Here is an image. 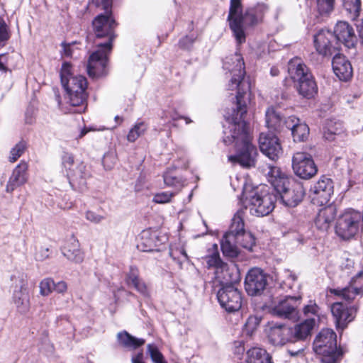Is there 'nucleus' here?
<instances>
[{
	"instance_id": "4d7b16f0",
	"label": "nucleus",
	"mask_w": 363,
	"mask_h": 363,
	"mask_svg": "<svg viewBox=\"0 0 363 363\" xmlns=\"http://www.w3.org/2000/svg\"><path fill=\"white\" fill-rule=\"evenodd\" d=\"M315 23L312 26H308V33H311L313 38V44L316 50H318V31L317 28L315 26Z\"/></svg>"
},
{
	"instance_id": "e2e57ef3",
	"label": "nucleus",
	"mask_w": 363,
	"mask_h": 363,
	"mask_svg": "<svg viewBox=\"0 0 363 363\" xmlns=\"http://www.w3.org/2000/svg\"><path fill=\"white\" fill-rule=\"evenodd\" d=\"M270 74L273 77L278 76L279 74V70L277 67H272L270 69Z\"/></svg>"
},
{
	"instance_id": "423d86ee",
	"label": "nucleus",
	"mask_w": 363,
	"mask_h": 363,
	"mask_svg": "<svg viewBox=\"0 0 363 363\" xmlns=\"http://www.w3.org/2000/svg\"><path fill=\"white\" fill-rule=\"evenodd\" d=\"M277 201V194L269 192L267 187H264L256 191L253 195L246 197L243 203L252 215L264 216L274 210Z\"/></svg>"
},
{
	"instance_id": "37998d69",
	"label": "nucleus",
	"mask_w": 363,
	"mask_h": 363,
	"mask_svg": "<svg viewBox=\"0 0 363 363\" xmlns=\"http://www.w3.org/2000/svg\"><path fill=\"white\" fill-rule=\"evenodd\" d=\"M147 348L153 363H168L162 353L155 345L149 344Z\"/></svg>"
},
{
	"instance_id": "aec40b11",
	"label": "nucleus",
	"mask_w": 363,
	"mask_h": 363,
	"mask_svg": "<svg viewBox=\"0 0 363 363\" xmlns=\"http://www.w3.org/2000/svg\"><path fill=\"white\" fill-rule=\"evenodd\" d=\"M300 303V296H286L272 307V311L279 317L293 318L297 315L296 309Z\"/></svg>"
},
{
	"instance_id": "680f3d73",
	"label": "nucleus",
	"mask_w": 363,
	"mask_h": 363,
	"mask_svg": "<svg viewBox=\"0 0 363 363\" xmlns=\"http://www.w3.org/2000/svg\"><path fill=\"white\" fill-rule=\"evenodd\" d=\"M357 30L359 33V37L362 43L363 44V19L361 22L357 25Z\"/></svg>"
},
{
	"instance_id": "e433bc0d",
	"label": "nucleus",
	"mask_w": 363,
	"mask_h": 363,
	"mask_svg": "<svg viewBox=\"0 0 363 363\" xmlns=\"http://www.w3.org/2000/svg\"><path fill=\"white\" fill-rule=\"evenodd\" d=\"M343 133V125L340 121L330 120L323 127V138L329 141L334 140L335 135Z\"/></svg>"
},
{
	"instance_id": "8fccbe9b",
	"label": "nucleus",
	"mask_w": 363,
	"mask_h": 363,
	"mask_svg": "<svg viewBox=\"0 0 363 363\" xmlns=\"http://www.w3.org/2000/svg\"><path fill=\"white\" fill-rule=\"evenodd\" d=\"M196 39V37L186 35L179 40L178 46L182 50H190Z\"/></svg>"
},
{
	"instance_id": "58836bf2",
	"label": "nucleus",
	"mask_w": 363,
	"mask_h": 363,
	"mask_svg": "<svg viewBox=\"0 0 363 363\" xmlns=\"http://www.w3.org/2000/svg\"><path fill=\"white\" fill-rule=\"evenodd\" d=\"M28 147V142L25 140H20L15 146L11 148L9 161L11 163L16 162L27 150Z\"/></svg>"
},
{
	"instance_id": "a18cd8bd",
	"label": "nucleus",
	"mask_w": 363,
	"mask_h": 363,
	"mask_svg": "<svg viewBox=\"0 0 363 363\" xmlns=\"http://www.w3.org/2000/svg\"><path fill=\"white\" fill-rule=\"evenodd\" d=\"M54 281L52 278H45L40 282V294L43 296L50 295L53 291Z\"/></svg>"
},
{
	"instance_id": "bf43d9fd",
	"label": "nucleus",
	"mask_w": 363,
	"mask_h": 363,
	"mask_svg": "<svg viewBox=\"0 0 363 363\" xmlns=\"http://www.w3.org/2000/svg\"><path fill=\"white\" fill-rule=\"evenodd\" d=\"M133 363H145L143 361V352H138L135 356L132 358Z\"/></svg>"
},
{
	"instance_id": "49530a36",
	"label": "nucleus",
	"mask_w": 363,
	"mask_h": 363,
	"mask_svg": "<svg viewBox=\"0 0 363 363\" xmlns=\"http://www.w3.org/2000/svg\"><path fill=\"white\" fill-rule=\"evenodd\" d=\"M177 192L164 191L154 196L153 201L156 203H166L171 201Z\"/></svg>"
},
{
	"instance_id": "9b49d317",
	"label": "nucleus",
	"mask_w": 363,
	"mask_h": 363,
	"mask_svg": "<svg viewBox=\"0 0 363 363\" xmlns=\"http://www.w3.org/2000/svg\"><path fill=\"white\" fill-rule=\"evenodd\" d=\"M362 225V213L354 209H347L337 218L335 233L341 238L347 240L353 238Z\"/></svg>"
},
{
	"instance_id": "3c124183",
	"label": "nucleus",
	"mask_w": 363,
	"mask_h": 363,
	"mask_svg": "<svg viewBox=\"0 0 363 363\" xmlns=\"http://www.w3.org/2000/svg\"><path fill=\"white\" fill-rule=\"evenodd\" d=\"M75 44H77V41H73L72 43L62 42L61 43V46L62 48V50L60 53L61 57H72L73 55V50L72 49L71 46Z\"/></svg>"
},
{
	"instance_id": "7c9ffc66",
	"label": "nucleus",
	"mask_w": 363,
	"mask_h": 363,
	"mask_svg": "<svg viewBox=\"0 0 363 363\" xmlns=\"http://www.w3.org/2000/svg\"><path fill=\"white\" fill-rule=\"evenodd\" d=\"M245 363H274L272 355L267 350L253 347L246 352Z\"/></svg>"
},
{
	"instance_id": "5701e85b",
	"label": "nucleus",
	"mask_w": 363,
	"mask_h": 363,
	"mask_svg": "<svg viewBox=\"0 0 363 363\" xmlns=\"http://www.w3.org/2000/svg\"><path fill=\"white\" fill-rule=\"evenodd\" d=\"M357 308L346 307L342 302L334 303L331 306V312L335 318L337 327L344 329L347 324L354 320Z\"/></svg>"
},
{
	"instance_id": "c756f323",
	"label": "nucleus",
	"mask_w": 363,
	"mask_h": 363,
	"mask_svg": "<svg viewBox=\"0 0 363 363\" xmlns=\"http://www.w3.org/2000/svg\"><path fill=\"white\" fill-rule=\"evenodd\" d=\"M138 250L143 252H152L157 250V235L150 228L143 230L140 235L137 244Z\"/></svg>"
},
{
	"instance_id": "0eeeda50",
	"label": "nucleus",
	"mask_w": 363,
	"mask_h": 363,
	"mask_svg": "<svg viewBox=\"0 0 363 363\" xmlns=\"http://www.w3.org/2000/svg\"><path fill=\"white\" fill-rule=\"evenodd\" d=\"M343 351L337 346V335L330 328L319 332V358L321 363H340Z\"/></svg>"
},
{
	"instance_id": "39448f33",
	"label": "nucleus",
	"mask_w": 363,
	"mask_h": 363,
	"mask_svg": "<svg viewBox=\"0 0 363 363\" xmlns=\"http://www.w3.org/2000/svg\"><path fill=\"white\" fill-rule=\"evenodd\" d=\"M66 91L67 103L73 107H77L73 113H81L84 112L86 108L88 93V82L85 77L77 75L70 77L69 80L62 84Z\"/></svg>"
},
{
	"instance_id": "b1692460",
	"label": "nucleus",
	"mask_w": 363,
	"mask_h": 363,
	"mask_svg": "<svg viewBox=\"0 0 363 363\" xmlns=\"http://www.w3.org/2000/svg\"><path fill=\"white\" fill-rule=\"evenodd\" d=\"M333 69L335 74L341 81L350 80L353 74L350 62L342 54L335 55L332 61Z\"/></svg>"
},
{
	"instance_id": "f3484780",
	"label": "nucleus",
	"mask_w": 363,
	"mask_h": 363,
	"mask_svg": "<svg viewBox=\"0 0 363 363\" xmlns=\"http://www.w3.org/2000/svg\"><path fill=\"white\" fill-rule=\"evenodd\" d=\"M259 146L261 152L273 161L277 160L282 154L279 139L271 131L260 133Z\"/></svg>"
},
{
	"instance_id": "4c0bfd02",
	"label": "nucleus",
	"mask_w": 363,
	"mask_h": 363,
	"mask_svg": "<svg viewBox=\"0 0 363 363\" xmlns=\"http://www.w3.org/2000/svg\"><path fill=\"white\" fill-rule=\"evenodd\" d=\"M149 128L148 123L138 120L129 130L126 139L130 143H135L140 137L143 136Z\"/></svg>"
},
{
	"instance_id": "7ed1b4c3",
	"label": "nucleus",
	"mask_w": 363,
	"mask_h": 363,
	"mask_svg": "<svg viewBox=\"0 0 363 363\" xmlns=\"http://www.w3.org/2000/svg\"><path fill=\"white\" fill-rule=\"evenodd\" d=\"M91 4L104 11L95 16L91 22L95 44L113 49V42L117 38L116 30L118 26L112 11L113 0H91Z\"/></svg>"
},
{
	"instance_id": "a211bd4d",
	"label": "nucleus",
	"mask_w": 363,
	"mask_h": 363,
	"mask_svg": "<svg viewBox=\"0 0 363 363\" xmlns=\"http://www.w3.org/2000/svg\"><path fill=\"white\" fill-rule=\"evenodd\" d=\"M267 337L269 342L274 346H283L287 342H294L292 328L286 324L272 325L269 329Z\"/></svg>"
},
{
	"instance_id": "603ef678",
	"label": "nucleus",
	"mask_w": 363,
	"mask_h": 363,
	"mask_svg": "<svg viewBox=\"0 0 363 363\" xmlns=\"http://www.w3.org/2000/svg\"><path fill=\"white\" fill-rule=\"evenodd\" d=\"M283 122V128L285 126L292 132L293 129L296 127V125L299 124L300 120L294 116H290L286 118H284Z\"/></svg>"
},
{
	"instance_id": "4be33fe9",
	"label": "nucleus",
	"mask_w": 363,
	"mask_h": 363,
	"mask_svg": "<svg viewBox=\"0 0 363 363\" xmlns=\"http://www.w3.org/2000/svg\"><path fill=\"white\" fill-rule=\"evenodd\" d=\"M12 298L18 313L25 315L29 312L30 301L26 279H21L20 286L14 290Z\"/></svg>"
},
{
	"instance_id": "0e129e2a",
	"label": "nucleus",
	"mask_w": 363,
	"mask_h": 363,
	"mask_svg": "<svg viewBox=\"0 0 363 363\" xmlns=\"http://www.w3.org/2000/svg\"><path fill=\"white\" fill-rule=\"evenodd\" d=\"M318 341V335L315 336L313 344V350L315 353H318V345H316V342Z\"/></svg>"
},
{
	"instance_id": "09e8293b",
	"label": "nucleus",
	"mask_w": 363,
	"mask_h": 363,
	"mask_svg": "<svg viewBox=\"0 0 363 363\" xmlns=\"http://www.w3.org/2000/svg\"><path fill=\"white\" fill-rule=\"evenodd\" d=\"M344 6L350 13L357 16L360 11V0H344Z\"/></svg>"
},
{
	"instance_id": "bb28decb",
	"label": "nucleus",
	"mask_w": 363,
	"mask_h": 363,
	"mask_svg": "<svg viewBox=\"0 0 363 363\" xmlns=\"http://www.w3.org/2000/svg\"><path fill=\"white\" fill-rule=\"evenodd\" d=\"M235 230H236V228H234V225L230 226L229 230L225 233L220 242L223 255L230 258H235L240 253L235 237L232 234V232H235Z\"/></svg>"
},
{
	"instance_id": "c03bdc74",
	"label": "nucleus",
	"mask_w": 363,
	"mask_h": 363,
	"mask_svg": "<svg viewBox=\"0 0 363 363\" xmlns=\"http://www.w3.org/2000/svg\"><path fill=\"white\" fill-rule=\"evenodd\" d=\"M11 31L4 18L0 17V48L5 46L11 38Z\"/></svg>"
},
{
	"instance_id": "338daca9",
	"label": "nucleus",
	"mask_w": 363,
	"mask_h": 363,
	"mask_svg": "<svg viewBox=\"0 0 363 363\" xmlns=\"http://www.w3.org/2000/svg\"><path fill=\"white\" fill-rule=\"evenodd\" d=\"M313 193L315 195L318 194V187L314 185L313 187H311L310 189V193Z\"/></svg>"
},
{
	"instance_id": "a878e982",
	"label": "nucleus",
	"mask_w": 363,
	"mask_h": 363,
	"mask_svg": "<svg viewBox=\"0 0 363 363\" xmlns=\"http://www.w3.org/2000/svg\"><path fill=\"white\" fill-rule=\"evenodd\" d=\"M63 255L69 260L81 263L84 260V253L80 249V244L76 236L72 234L62 248Z\"/></svg>"
},
{
	"instance_id": "de8ad7c7",
	"label": "nucleus",
	"mask_w": 363,
	"mask_h": 363,
	"mask_svg": "<svg viewBox=\"0 0 363 363\" xmlns=\"http://www.w3.org/2000/svg\"><path fill=\"white\" fill-rule=\"evenodd\" d=\"M60 75L62 84L68 81L70 77H73L72 74V64L70 62H65L62 63Z\"/></svg>"
},
{
	"instance_id": "774afa93",
	"label": "nucleus",
	"mask_w": 363,
	"mask_h": 363,
	"mask_svg": "<svg viewBox=\"0 0 363 363\" xmlns=\"http://www.w3.org/2000/svg\"><path fill=\"white\" fill-rule=\"evenodd\" d=\"M88 130H86L85 128L82 129L80 132V134L79 135V138H82V137H84L86 133H87Z\"/></svg>"
},
{
	"instance_id": "a19ab883",
	"label": "nucleus",
	"mask_w": 363,
	"mask_h": 363,
	"mask_svg": "<svg viewBox=\"0 0 363 363\" xmlns=\"http://www.w3.org/2000/svg\"><path fill=\"white\" fill-rule=\"evenodd\" d=\"M164 182L166 186L174 187L181 190L184 186V181L182 177L174 175L171 171H167L163 174Z\"/></svg>"
},
{
	"instance_id": "2f4dec72",
	"label": "nucleus",
	"mask_w": 363,
	"mask_h": 363,
	"mask_svg": "<svg viewBox=\"0 0 363 363\" xmlns=\"http://www.w3.org/2000/svg\"><path fill=\"white\" fill-rule=\"evenodd\" d=\"M117 341L120 346L130 350H135L145 343V339L137 338L126 330L121 331L117 334Z\"/></svg>"
},
{
	"instance_id": "5fc2aeb1",
	"label": "nucleus",
	"mask_w": 363,
	"mask_h": 363,
	"mask_svg": "<svg viewBox=\"0 0 363 363\" xmlns=\"http://www.w3.org/2000/svg\"><path fill=\"white\" fill-rule=\"evenodd\" d=\"M67 290V284L64 281L57 283L54 282L53 291L59 294H65Z\"/></svg>"
},
{
	"instance_id": "864d4df0",
	"label": "nucleus",
	"mask_w": 363,
	"mask_h": 363,
	"mask_svg": "<svg viewBox=\"0 0 363 363\" xmlns=\"http://www.w3.org/2000/svg\"><path fill=\"white\" fill-rule=\"evenodd\" d=\"M168 117H169L173 121H176L183 118V116L179 115L175 110H174L172 112L163 111L160 116L161 119L164 120Z\"/></svg>"
},
{
	"instance_id": "f257e3e1",
	"label": "nucleus",
	"mask_w": 363,
	"mask_h": 363,
	"mask_svg": "<svg viewBox=\"0 0 363 363\" xmlns=\"http://www.w3.org/2000/svg\"><path fill=\"white\" fill-rule=\"evenodd\" d=\"M237 60L238 68L233 70V77L228 85L229 89L238 90L236 108L228 118L229 125L228 130L224 131L223 143L227 145L235 144V154L228 156L229 162L244 168H250L255 167L257 155V148L252 143L250 125L245 121L247 106L244 96L250 87L249 82L245 80L246 72L244 60L239 56Z\"/></svg>"
},
{
	"instance_id": "f8f14e48",
	"label": "nucleus",
	"mask_w": 363,
	"mask_h": 363,
	"mask_svg": "<svg viewBox=\"0 0 363 363\" xmlns=\"http://www.w3.org/2000/svg\"><path fill=\"white\" fill-rule=\"evenodd\" d=\"M62 162L72 187L82 188L86 185V180L91 177V174L84 162H80L74 168V157L70 152H64Z\"/></svg>"
},
{
	"instance_id": "c85d7f7f",
	"label": "nucleus",
	"mask_w": 363,
	"mask_h": 363,
	"mask_svg": "<svg viewBox=\"0 0 363 363\" xmlns=\"http://www.w3.org/2000/svg\"><path fill=\"white\" fill-rule=\"evenodd\" d=\"M125 281L128 286H133L141 294L147 295L148 294L147 286L140 277V272L137 267H130L129 271L125 275Z\"/></svg>"
},
{
	"instance_id": "dca6fc26",
	"label": "nucleus",
	"mask_w": 363,
	"mask_h": 363,
	"mask_svg": "<svg viewBox=\"0 0 363 363\" xmlns=\"http://www.w3.org/2000/svg\"><path fill=\"white\" fill-rule=\"evenodd\" d=\"M233 225L236 230L232 232V234L235 235L238 246L252 250L255 245V238L250 232L245 230L242 212L238 211L234 215L230 226Z\"/></svg>"
},
{
	"instance_id": "6e6d98bb",
	"label": "nucleus",
	"mask_w": 363,
	"mask_h": 363,
	"mask_svg": "<svg viewBox=\"0 0 363 363\" xmlns=\"http://www.w3.org/2000/svg\"><path fill=\"white\" fill-rule=\"evenodd\" d=\"M8 59L6 54H0V72L6 73L10 71L7 66Z\"/></svg>"
},
{
	"instance_id": "c9c22d12",
	"label": "nucleus",
	"mask_w": 363,
	"mask_h": 363,
	"mask_svg": "<svg viewBox=\"0 0 363 363\" xmlns=\"http://www.w3.org/2000/svg\"><path fill=\"white\" fill-rule=\"evenodd\" d=\"M284 118L273 108H268L266 111V124L268 128L275 132H281L283 130Z\"/></svg>"
},
{
	"instance_id": "ddd939ff",
	"label": "nucleus",
	"mask_w": 363,
	"mask_h": 363,
	"mask_svg": "<svg viewBox=\"0 0 363 363\" xmlns=\"http://www.w3.org/2000/svg\"><path fill=\"white\" fill-rule=\"evenodd\" d=\"M317 311L315 303L304 306L303 314L299 317L300 322L291 328L294 342L305 340L311 335L312 330L315 325V317Z\"/></svg>"
},
{
	"instance_id": "69168bd1",
	"label": "nucleus",
	"mask_w": 363,
	"mask_h": 363,
	"mask_svg": "<svg viewBox=\"0 0 363 363\" xmlns=\"http://www.w3.org/2000/svg\"><path fill=\"white\" fill-rule=\"evenodd\" d=\"M42 250L45 251V253L41 255V259H45L49 257V255L48 252H49V248L46 247L45 249H43Z\"/></svg>"
},
{
	"instance_id": "cd10ccee",
	"label": "nucleus",
	"mask_w": 363,
	"mask_h": 363,
	"mask_svg": "<svg viewBox=\"0 0 363 363\" xmlns=\"http://www.w3.org/2000/svg\"><path fill=\"white\" fill-rule=\"evenodd\" d=\"M288 72L294 82H298L308 76L311 77V74L307 66L298 57L293 58L289 62Z\"/></svg>"
},
{
	"instance_id": "6ab92c4d",
	"label": "nucleus",
	"mask_w": 363,
	"mask_h": 363,
	"mask_svg": "<svg viewBox=\"0 0 363 363\" xmlns=\"http://www.w3.org/2000/svg\"><path fill=\"white\" fill-rule=\"evenodd\" d=\"M331 293L347 301L354 300L357 295L363 294V272H360L351 280L350 285L343 289H335Z\"/></svg>"
},
{
	"instance_id": "f03ea898",
	"label": "nucleus",
	"mask_w": 363,
	"mask_h": 363,
	"mask_svg": "<svg viewBox=\"0 0 363 363\" xmlns=\"http://www.w3.org/2000/svg\"><path fill=\"white\" fill-rule=\"evenodd\" d=\"M242 0H230L227 21L237 45L246 42V30L253 28L262 23L267 6L263 3H258L247 7L243 11Z\"/></svg>"
},
{
	"instance_id": "473e14b6",
	"label": "nucleus",
	"mask_w": 363,
	"mask_h": 363,
	"mask_svg": "<svg viewBox=\"0 0 363 363\" xmlns=\"http://www.w3.org/2000/svg\"><path fill=\"white\" fill-rule=\"evenodd\" d=\"M333 194V183L325 176L319 179V206L326 205Z\"/></svg>"
},
{
	"instance_id": "1a4fd4ad",
	"label": "nucleus",
	"mask_w": 363,
	"mask_h": 363,
	"mask_svg": "<svg viewBox=\"0 0 363 363\" xmlns=\"http://www.w3.org/2000/svg\"><path fill=\"white\" fill-rule=\"evenodd\" d=\"M96 50L89 56L86 63L87 74L92 79L105 77L108 74L109 57L113 49L96 45Z\"/></svg>"
},
{
	"instance_id": "6e6552de",
	"label": "nucleus",
	"mask_w": 363,
	"mask_h": 363,
	"mask_svg": "<svg viewBox=\"0 0 363 363\" xmlns=\"http://www.w3.org/2000/svg\"><path fill=\"white\" fill-rule=\"evenodd\" d=\"M208 254L206 256V261L208 269H215L216 279L225 281H236L238 279L236 264L229 266L220 258L217 244H213L208 250Z\"/></svg>"
},
{
	"instance_id": "20e7f679",
	"label": "nucleus",
	"mask_w": 363,
	"mask_h": 363,
	"mask_svg": "<svg viewBox=\"0 0 363 363\" xmlns=\"http://www.w3.org/2000/svg\"><path fill=\"white\" fill-rule=\"evenodd\" d=\"M267 179L279 194L284 206L296 207L303 201L305 196L303 184L293 177L288 176L280 167L270 166Z\"/></svg>"
},
{
	"instance_id": "4468645a",
	"label": "nucleus",
	"mask_w": 363,
	"mask_h": 363,
	"mask_svg": "<svg viewBox=\"0 0 363 363\" xmlns=\"http://www.w3.org/2000/svg\"><path fill=\"white\" fill-rule=\"evenodd\" d=\"M292 167L294 173L304 179L313 177L318 172V168L312 156L303 152H297L294 155Z\"/></svg>"
},
{
	"instance_id": "2eb2a0df",
	"label": "nucleus",
	"mask_w": 363,
	"mask_h": 363,
	"mask_svg": "<svg viewBox=\"0 0 363 363\" xmlns=\"http://www.w3.org/2000/svg\"><path fill=\"white\" fill-rule=\"evenodd\" d=\"M267 274L259 268H252L245 279V289L250 296L260 295L267 286Z\"/></svg>"
},
{
	"instance_id": "ea45409f",
	"label": "nucleus",
	"mask_w": 363,
	"mask_h": 363,
	"mask_svg": "<svg viewBox=\"0 0 363 363\" xmlns=\"http://www.w3.org/2000/svg\"><path fill=\"white\" fill-rule=\"evenodd\" d=\"M309 130L307 124L299 123L291 132L294 141L296 143L306 141L309 135Z\"/></svg>"
},
{
	"instance_id": "412c9836",
	"label": "nucleus",
	"mask_w": 363,
	"mask_h": 363,
	"mask_svg": "<svg viewBox=\"0 0 363 363\" xmlns=\"http://www.w3.org/2000/svg\"><path fill=\"white\" fill-rule=\"evenodd\" d=\"M28 167V162L21 160L13 169L6 186L7 192L12 193L17 188L27 183L29 178Z\"/></svg>"
},
{
	"instance_id": "393cba45",
	"label": "nucleus",
	"mask_w": 363,
	"mask_h": 363,
	"mask_svg": "<svg viewBox=\"0 0 363 363\" xmlns=\"http://www.w3.org/2000/svg\"><path fill=\"white\" fill-rule=\"evenodd\" d=\"M335 35L337 40L343 43L345 47L354 48L357 43L353 28L345 21H339L337 23L335 30Z\"/></svg>"
},
{
	"instance_id": "72a5a7b5",
	"label": "nucleus",
	"mask_w": 363,
	"mask_h": 363,
	"mask_svg": "<svg viewBox=\"0 0 363 363\" xmlns=\"http://www.w3.org/2000/svg\"><path fill=\"white\" fill-rule=\"evenodd\" d=\"M297 89L301 95L307 99L314 96L317 91V85L312 74L311 77L308 76L297 82Z\"/></svg>"
},
{
	"instance_id": "9d476101",
	"label": "nucleus",
	"mask_w": 363,
	"mask_h": 363,
	"mask_svg": "<svg viewBox=\"0 0 363 363\" xmlns=\"http://www.w3.org/2000/svg\"><path fill=\"white\" fill-rule=\"evenodd\" d=\"M220 289L216 293V297L221 308L228 313L238 311L242 304V294L240 290L236 288L233 281L220 280Z\"/></svg>"
},
{
	"instance_id": "052dcab7",
	"label": "nucleus",
	"mask_w": 363,
	"mask_h": 363,
	"mask_svg": "<svg viewBox=\"0 0 363 363\" xmlns=\"http://www.w3.org/2000/svg\"><path fill=\"white\" fill-rule=\"evenodd\" d=\"M86 218L88 220H90L91 221H94V222H99L100 221V218H98L97 216H95L94 213L91 211L86 212Z\"/></svg>"
},
{
	"instance_id": "79ce46f5",
	"label": "nucleus",
	"mask_w": 363,
	"mask_h": 363,
	"mask_svg": "<svg viewBox=\"0 0 363 363\" xmlns=\"http://www.w3.org/2000/svg\"><path fill=\"white\" fill-rule=\"evenodd\" d=\"M335 0H319V18L324 19L334 11Z\"/></svg>"
},
{
	"instance_id": "13d9d810",
	"label": "nucleus",
	"mask_w": 363,
	"mask_h": 363,
	"mask_svg": "<svg viewBox=\"0 0 363 363\" xmlns=\"http://www.w3.org/2000/svg\"><path fill=\"white\" fill-rule=\"evenodd\" d=\"M169 123H164V124H157V125L154 126V128L152 130V132L153 133L154 135L157 136L159 135L162 132L164 131V127L168 124Z\"/></svg>"
},
{
	"instance_id": "f704fd0d",
	"label": "nucleus",
	"mask_w": 363,
	"mask_h": 363,
	"mask_svg": "<svg viewBox=\"0 0 363 363\" xmlns=\"http://www.w3.org/2000/svg\"><path fill=\"white\" fill-rule=\"evenodd\" d=\"M337 208L335 204L330 203L322 208H319V222L323 221L320 228L327 230L336 217Z\"/></svg>"
}]
</instances>
